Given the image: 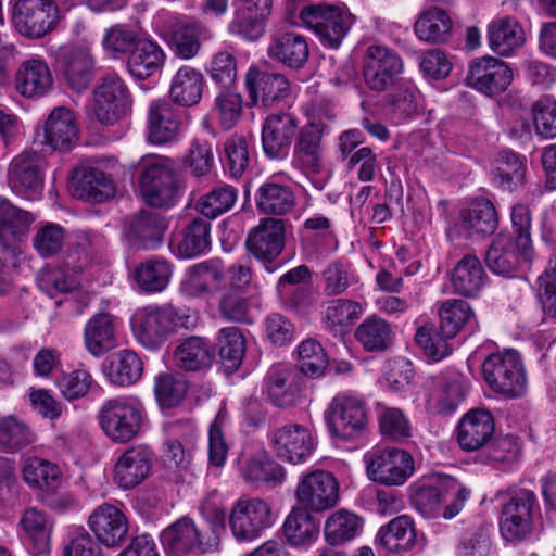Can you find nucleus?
<instances>
[{
	"label": "nucleus",
	"instance_id": "nucleus-36",
	"mask_svg": "<svg viewBox=\"0 0 556 556\" xmlns=\"http://www.w3.org/2000/svg\"><path fill=\"white\" fill-rule=\"evenodd\" d=\"M188 391L189 381L179 372L162 371L153 379V395L163 412L179 407Z\"/></svg>",
	"mask_w": 556,
	"mask_h": 556
},
{
	"label": "nucleus",
	"instance_id": "nucleus-49",
	"mask_svg": "<svg viewBox=\"0 0 556 556\" xmlns=\"http://www.w3.org/2000/svg\"><path fill=\"white\" fill-rule=\"evenodd\" d=\"M362 530V518L352 511L339 509L327 518L324 534L328 544L336 546L352 541Z\"/></svg>",
	"mask_w": 556,
	"mask_h": 556
},
{
	"label": "nucleus",
	"instance_id": "nucleus-37",
	"mask_svg": "<svg viewBox=\"0 0 556 556\" xmlns=\"http://www.w3.org/2000/svg\"><path fill=\"white\" fill-rule=\"evenodd\" d=\"M497 222L494 205L486 199H480L462 212L458 227L460 232L471 238L494 232Z\"/></svg>",
	"mask_w": 556,
	"mask_h": 556
},
{
	"label": "nucleus",
	"instance_id": "nucleus-10",
	"mask_svg": "<svg viewBox=\"0 0 556 556\" xmlns=\"http://www.w3.org/2000/svg\"><path fill=\"white\" fill-rule=\"evenodd\" d=\"M12 20L21 35L41 38L56 27L61 15L53 0H17Z\"/></svg>",
	"mask_w": 556,
	"mask_h": 556
},
{
	"label": "nucleus",
	"instance_id": "nucleus-2",
	"mask_svg": "<svg viewBox=\"0 0 556 556\" xmlns=\"http://www.w3.org/2000/svg\"><path fill=\"white\" fill-rule=\"evenodd\" d=\"M488 387L509 399L520 397L527 390V375L520 354L513 349L490 354L482 363Z\"/></svg>",
	"mask_w": 556,
	"mask_h": 556
},
{
	"label": "nucleus",
	"instance_id": "nucleus-32",
	"mask_svg": "<svg viewBox=\"0 0 556 556\" xmlns=\"http://www.w3.org/2000/svg\"><path fill=\"white\" fill-rule=\"evenodd\" d=\"M116 318L109 313L92 316L84 329V342L93 356H101L117 346Z\"/></svg>",
	"mask_w": 556,
	"mask_h": 556
},
{
	"label": "nucleus",
	"instance_id": "nucleus-27",
	"mask_svg": "<svg viewBox=\"0 0 556 556\" xmlns=\"http://www.w3.org/2000/svg\"><path fill=\"white\" fill-rule=\"evenodd\" d=\"M78 139V123L72 110L65 106L54 108L43 124L42 143L54 150L66 151Z\"/></svg>",
	"mask_w": 556,
	"mask_h": 556
},
{
	"label": "nucleus",
	"instance_id": "nucleus-23",
	"mask_svg": "<svg viewBox=\"0 0 556 556\" xmlns=\"http://www.w3.org/2000/svg\"><path fill=\"white\" fill-rule=\"evenodd\" d=\"M87 525L97 540L106 547L119 545L128 532L126 516L118 507L109 503L96 507L89 515Z\"/></svg>",
	"mask_w": 556,
	"mask_h": 556
},
{
	"label": "nucleus",
	"instance_id": "nucleus-43",
	"mask_svg": "<svg viewBox=\"0 0 556 556\" xmlns=\"http://www.w3.org/2000/svg\"><path fill=\"white\" fill-rule=\"evenodd\" d=\"M94 61L86 48L67 51L62 58V71L68 86L76 90L87 89L92 80Z\"/></svg>",
	"mask_w": 556,
	"mask_h": 556
},
{
	"label": "nucleus",
	"instance_id": "nucleus-25",
	"mask_svg": "<svg viewBox=\"0 0 556 556\" xmlns=\"http://www.w3.org/2000/svg\"><path fill=\"white\" fill-rule=\"evenodd\" d=\"M152 464V452L146 445L128 447L114 466V481L125 490L140 484L149 475Z\"/></svg>",
	"mask_w": 556,
	"mask_h": 556
},
{
	"label": "nucleus",
	"instance_id": "nucleus-48",
	"mask_svg": "<svg viewBox=\"0 0 556 556\" xmlns=\"http://www.w3.org/2000/svg\"><path fill=\"white\" fill-rule=\"evenodd\" d=\"M204 79L200 72L185 66L178 70L172 80V100L182 106H191L202 98Z\"/></svg>",
	"mask_w": 556,
	"mask_h": 556
},
{
	"label": "nucleus",
	"instance_id": "nucleus-17",
	"mask_svg": "<svg viewBox=\"0 0 556 556\" xmlns=\"http://www.w3.org/2000/svg\"><path fill=\"white\" fill-rule=\"evenodd\" d=\"M286 243V225L280 218L264 217L257 226L252 228L248 235L245 247L248 251L268 271H274L268 265L271 264L282 252Z\"/></svg>",
	"mask_w": 556,
	"mask_h": 556
},
{
	"label": "nucleus",
	"instance_id": "nucleus-47",
	"mask_svg": "<svg viewBox=\"0 0 556 556\" xmlns=\"http://www.w3.org/2000/svg\"><path fill=\"white\" fill-rule=\"evenodd\" d=\"M216 349L223 370L229 375L240 367L247 350V340L239 328L225 327L217 333Z\"/></svg>",
	"mask_w": 556,
	"mask_h": 556
},
{
	"label": "nucleus",
	"instance_id": "nucleus-60",
	"mask_svg": "<svg viewBox=\"0 0 556 556\" xmlns=\"http://www.w3.org/2000/svg\"><path fill=\"white\" fill-rule=\"evenodd\" d=\"M362 314L363 308L358 302L346 299L333 300L326 308L325 324L329 330L337 333L342 327L358 319Z\"/></svg>",
	"mask_w": 556,
	"mask_h": 556
},
{
	"label": "nucleus",
	"instance_id": "nucleus-64",
	"mask_svg": "<svg viewBox=\"0 0 556 556\" xmlns=\"http://www.w3.org/2000/svg\"><path fill=\"white\" fill-rule=\"evenodd\" d=\"M535 132L545 139L556 137V101L549 97L536 100L532 105Z\"/></svg>",
	"mask_w": 556,
	"mask_h": 556
},
{
	"label": "nucleus",
	"instance_id": "nucleus-50",
	"mask_svg": "<svg viewBox=\"0 0 556 556\" xmlns=\"http://www.w3.org/2000/svg\"><path fill=\"white\" fill-rule=\"evenodd\" d=\"M173 274L172 265L163 258H150L135 269V281L144 292L155 293L165 290Z\"/></svg>",
	"mask_w": 556,
	"mask_h": 556
},
{
	"label": "nucleus",
	"instance_id": "nucleus-55",
	"mask_svg": "<svg viewBox=\"0 0 556 556\" xmlns=\"http://www.w3.org/2000/svg\"><path fill=\"white\" fill-rule=\"evenodd\" d=\"M451 337H446L433 323L419 326L415 333V343L429 362H440L452 352Z\"/></svg>",
	"mask_w": 556,
	"mask_h": 556
},
{
	"label": "nucleus",
	"instance_id": "nucleus-30",
	"mask_svg": "<svg viewBox=\"0 0 556 556\" xmlns=\"http://www.w3.org/2000/svg\"><path fill=\"white\" fill-rule=\"evenodd\" d=\"M267 55L289 68L299 70L307 62L309 48L304 36L292 31L279 33L270 37Z\"/></svg>",
	"mask_w": 556,
	"mask_h": 556
},
{
	"label": "nucleus",
	"instance_id": "nucleus-42",
	"mask_svg": "<svg viewBox=\"0 0 556 556\" xmlns=\"http://www.w3.org/2000/svg\"><path fill=\"white\" fill-rule=\"evenodd\" d=\"M485 281V270L476 255L466 254L453 269L452 285L455 292L460 295L475 296L484 287Z\"/></svg>",
	"mask_w": 556,
	"mask_h": 556
},
{
	"label": "nucleus",
	"instance_id": "nucleus-53",
	"mask_svg": "<svg viewBox=\"0 0 556 556\" xmlns=\"http://www.w3.org/2000/svg\"><path fill=\"white\" fill-rule=\"evenodd\" d=\"M23 479L33 489L54 490L61 484L60 468L46 459L29 457L23 466Z\"/></svg>",
	"mask_w": 556,
	"mask_h": 556
},
{
	"label": "nucleus",
	"instance_id": "nucleus-63",
	"mask_svg": "<svg viewBox=\"0 0 556 556\" xmlns=\"http://www.w3.org/2000/svg\"><path fill=\"white\" fill-rule=\"evenodd\" d=\"M65 230L55 223H43L37 228L33 239L34 249L42 256L58 254L64 245Z\"/></svg>",
	"mask_w": 556,
	"mask_h": 556
},
{
	"label": "nucleus",
	"instance_id": "nucleus-11",
	"mask_svg": "<svg viewBox=\"0 0 556 556\" xmlns=\"http://www.w3.org/2000/svg\"><path fill=\"white\" fill-rule=\"evenodd\" d=\"M401 56L393 50L379 45L367 48L363 77L365 85L372 91L382 92L396 85L403 73Z\"/></svg>",
	"mask_w": 556,
	"mask_h": 556
},
{
	"label": "nucleus",
	"instance_id": "nucleus-13",
	"mask_svg": "<svg viewBox=\"0 0 556 556\" xmlns=\"http://www.w3.org/2000/svg\"><path fill=\"white\" fill-rule=\"evenodd\" d=\"M300 129L295 115L288 112L269 114L263 122L261 134L266 157L274 161L286 160Z\"/></svg>",
	"mask_w": 556,
	"mask_h": 556
},
{
	"label": "nucleus",
	"instance_id": "nucleus-51",
	"mask_svg": "<svg viewBox=\"0 0 556 556\" xmlns=\"http://www.w3.org/2000/svg\"><path fill=\"white\" fill-rule=\"evenodd\" d=\"M283 532L291 545L305 546L318 538L319 529L308 510L299 507L292 509L286 518Z\"/></svg>",
	"mask_w": 556,
	"mask_h": 556
},
{
	"label": "nucleus",
	"instance_id": "nucleus-57",
	"mask_svg": "<svg viewBox=\"0 0 556 556\" xmlns=\"http://www.w3.org/2000/svg\"><path fill=\"white\" fill-rule=\"evenodd\" d=\"M285 475L283 467L266 453L253 455L247 463L243 471L244 479L254 484L263 482L281 483Z\"/></svg>",
	"mask_w": 556,
	"mask_h": 556
},
{
	"label": "nucleus",
	"instance_id": "nucleus-62",
	"mask_svg": "<svg viewBox=\"0 0 556 556\" xmlns=\"http://www.w3.org/2000/svg\"><path fill=\"white\" fill-rule=\"evenodd\" d=\"M140 38L130 27L122 24L108 28L102 38L103 49L114 58L129 54Z\"/></svg>",
	"mask_w": 556,
	"mask_h": 556
},
{
	"label": "nucleus",
	"instance_id": "nucleus-40",
	"mask_svg": "<svg viewBox=\"0 0 556 556\" xmlns=\"http://www.w3.org/2000/svg\"><path fill=\"white\" fill-rule=\"evenodd\" d=\"M164 60L165 54L157 43L140 39L129 53L127 70L132 77L143 80L160 71Z\"/></svg>",
	"mask_w": 556,
	"mask_h": 556
},
{
	"label": "nucleus",
	"instance_id": "nucleus-5",
	"mask_svg": "<svg viewBox=\"0 0 556 556\" xmlns=\"http://www.w3.org/2000/svg\"><path fill=\"white\" fill-rule=\"evenodd\" d=\"M364 462L368 478L387 486L404 484L415 471L412 454L397 447H374Z\"/></svg>",
	"mask_w": 556,
	"mask_h": 556
},
{
	"label": "nucleus",
	"instance_id": "nucleus-12",
	"mask_svg": "<svg viewBox=\"0 0 556 556\" xmlns=\"http://www.w3.org/2000/svg\"><path fill=\"white\" fill-rule=\"evenodd\" d=\"M303 386L304 378L296 367L277 363L265 375L263 392L274 406L289 408L300 401Z\"/></svg>",
	"mask_w": 556,
	"mask_h": 556
},
{
	"label": "nucleus",
	"instance_id": "nucleus-44",
	"mask_svg": "<svg viewBox=\"0 0 556 556\" xmlns=\"http://www.w3.org/2000/svg\"><path fill=\"white\" fill-rule=\"evenodd\" d=\"M379 545L391 553H403L410 549L416 542L413 519L401 515L382 526L377 534Z\"/></svg>",
	"mask_w": 556,
	"mask_h": 556
},
{
	"label": "nucleus",
	"instance_id": "nucleus-56",
	"mask_svg": "<svg viewBox=\"0 0 556 556\" xmlns=\"http://www.w3.org/2000/svg\"><path fill=\"white\" fill-rule=\"evenodd\" d=\"M20 523L37 553H46L49 549L52 520L43 511L31 507L23 513Z\"/></svg>",
	"mask_w": 556,
	"mask_h": 556
},
{
	"label": "nucleus",
	"instance_id": "nucleus-58",
	"mask_svg": "<svg viewBox=\"0 0 556 556\" xmlns=\"http://www.w3.org/2000/svg\"><path fill=\"white\" fill-rule=\"evenodd\" d=\"M298 363L302 376L319 378L328 366V357L318 341L306 339L298 345Z\"/></svg>",
	"mask_w": 556,
	"mask_h": 556
},
{
	"label": "nucleus",
	"instance_id": "nucleus-15",
	"mask_svg": "<svg viewBox=\"0 0 556 556\" xmlns=\"http://www.w3.org/2000/svg\"><path fill=\"white\" fill-rule=\"evenodd\" d=\"M533 256L531 240L515 239L514 235L500 233L492 241L485 262L494 274L508 276L522 263H530Z\"/></svg>",
	"mask_w": 556,
	"mask_h": 556
},
{
	"label": "nucleus",
	"instance_id": "nucleus-54",
	"mask_svg": "<svg viewBox=\"0 0 556 556\" xmlns=\"http://www.w3.org/2000/svg\"><path fill=\"white\" fill-rule=\"evenodd\" d=\"M218 154L224 170L235 178L242 176L249 166V143L243 135L233 134L226 138Z\"/></svg>",
	"mask_w": 556,
	"mask_h": 556
},
{
	"label": "nucleus",
	"instance_id": "nucleus-24",
	"mask_svg": "<svg viewBox=\"0 0 556 556\" xmlns=\"http://www.w3.org/2000/svg\"><path fill=\"white\" fill-rule=\"evenodd\" d=\"M290 177L285 172L273 174L263 182L255 194L257 210L267 215H283L295 204L294 193L285 181Z\"/></svg>",
	"mask_w": 556,
	"mask_h": 556
},
{
	"label": "nucleus",
	"instance_id": "nucleus-6",
	"mask_svg": "<svg viewBox=\"0 0 556 556\" xmlns=\"http://www.w3.org/2000/svg\"><path fill=\"white\" fill-rule=\"evenodd\" d=\"M300 18L323 46L334 49L341 45L352 25L351 15L343 9L324 2L304 7Z\"/></svg>",
	"mask_w": 556,
	"mask_h": 556
},
{
	"label": "nucleus",
	"instance_id": "nucleus-28",
	"mask_svg": "<svg viewBox=\"0 0 556 556\" xmlns=\"http://www.w3.org/2000/svg\"><path fill=\"white\" fill-rule=\"evenodd\" d=\"M492 414L484 408L470 409L458 422L457 441L467 452L483 447L494 433Z\"/></svg>",
	"mask_w": 556,
	"mask_h": 556
},
{
	"label": "nucleus",
	"instance_id": "nucleus-35",
	"mask_svg": "<svg viewBox=\"0 0 556 556\" xmlns=\"http://www.w3.org/2000/svg\"><path fill=\"white\" fill-rule=\"evenodd\" d=\"M166 224L160 214L141 211L129 224L126 236L134 244L142 249H154L162 241Z\"/></svg>",
	"mask_w": 556,
	"mask_h": 556
},
{
	"label": "nucleus",
	"instance_id": "nucleus-8",
	"mask_svg": "<svg viewBox=\"0 0 556 556\" xmlns=\"http://www.w3.org/2000/svg\"><path fill=\"white\" fill-rule=\"evenodd\" d=\"M330 433L345 441L359 437L367 426V413L362 399L340 393L325 413Z\"/></svg>",
	"mask_w": 556,
	"mask_h": 556
},
{
	"label": "nucleus",
	"instance_id": "nucleus-22",
	"mask_svg": "<svg viewBox=\"0 0 556 556\" xmlns=\"http://www.w3.org/2000/svg\"><path fill=\"white\" fill-rule=\"evenodd\" d=\"M467 79L477 90L493 96L508 88L513 72L505 62L494 56H483L470 63Z\"/></svg>",
	"mask_w": 556,
	"mask_h": 556
},
{
	"label": "nucleus",
	"instance_id": "nucleus-14",
	"mask_svg": "<svg viewBox=\"0 0 556 556\" xmlns=\"http://www.w3.org/2000/svg\"><path fill=\"white\" fill-rule=\"evenodd\" d=\"M270 446L281 460L305 463L317 447V438L308 428L290 424L277 428L269 438Z\"/></svg>",
	"mask_w": 556,
	"mask_h": 556
},
{
	"label": "nucleus",
	"instance_id": "nucleus-34",
	"mask_svg": "<svg viewBox=\"0 0 556 556\" xmlns=\"http://www.w3.org/2000/svg\"><path fill=\"white\" fill-rule=\"evenodd\" d=\"M34 215L0 197V243L9 248L14 241L22 240L29 232Z\"/></svg>",
	"mask_w": 556,
	"mask_h": 556
},
{
	"label": "nucleus",
	"instance_id": "nucleus-20",
	"mask_svg": "<svg viewBox=\"0 0 556 556\" xmlns=\"http://www.w3.org/2000/svg\"><path fill=\"white\" fill-rule=\"evenodd\" d=\"M94 117L103 125H113L127 111L129 94L121 77L110 74L94 90Z\"/></svg>",
	"mask_w": 556,
	"mask_h": 556
},
{
	"label": "nucleus",
	"instance_id": "nucleus-19",
	"mask_svg": "<svg viewBox=\"0 0 556 556\" xmlns=\"http://www.w3.org/2000/svg\"><path fill=\"white\" fill-rule=\"evenodd\" d=\"M295 496L302 508L323 511L332 508L339 500V484L332 473L314 470L300 479Z\"/></svg>",
	"mask_w": 556,
	"mask_h": 556
},
{
	"label": "nucleus",
	"instance_id": "nucleus-39",
	"mask_svg": "<svg viewBox=\"0 0 556 556\" xmlns=\"http://www.w3.org/2000/svg\"><path fill=\"white\" fill-rule=\"evenodd\" d=\"M103 372L111 383L127 387L141 378L143 363L134 351L122 350L103 364Z\"/></svg>",
	"mask_w": 556,
	"mask_h": 556
},
{
	"label": "nucleus",
	"instance_id": "nucleus-61",
	"mask_svg": "<svg viewBox=\"0 0 556 556\" xmlns=\"http://www.w3.org/2000/svg\"><path fill=\"white\" fill-rule=\"evenodd\" d=\"M207 247L208 225L201 219H194L177 243L176 254L181 258H192L202 254Z\"/></svg>",
	"mask_w": 556,
	"mask_h": 556
},
{
	"label": "nucleus",
	"instance_id": "nucleus-33",
	"mask_svg": "<svg viewBox=\"0 0 556 556\" xmlns=\"http://www.w3.org/2000/svg\"><path fill=\"white\" fill-rule=\"evenodd\" d=\"M180 119L168 102L155 100L150 104L148 130L153 144H164L175 140L180 131Z\"/></svg>",
	"mask_w": 556,
	"mask_h": 556
},
{
	"label": "nucleus",
	"instance_id": "nucleus-38",
	"mask_svg": "<svg viewBox=\"0 0 556 556\" xmlns=\"http://www.w3.org/2000/svg\"><path fill=\"white\" fill-rule=\"evenodd\" d=\"M528 172L527 157L511 150H503L496 157L493 182L501 189L515 191L522 187Z\"/></svg>",
	"mask_w": 556,
	"mask_h": 556
},
{
	"label": "nucleus",
	"instance_id": "nucleus-59",
	"mask_svg": "<svg viewBox=\"0 0 556 556\" xmlns=\"http://www.w3.org/2000/svg\"><path fill=\"white\" fill-rule=\"evenodd\" d=\"M35 433L14 416L0 419V446L9 452L22 450L35 442Z\"/></svg>",
	"mask_w": 556,
	"mask_h": 556
},
{
	"label": "nucleus",
	"instance_id": "nucleus-9",
	"mask_svg": "<svg viewBox=\"0 0 556 556\" xmlns=\"http://www.w3.org/2000/svg\"><path fill=\"white\" fill-rule=\"evenodd\" d=\"M229 526L238 542H252L273 526L269 504L258 497H240L230 514Z\"/></svg>",
	"mask_w": 556,
	"mask_h": 556
},
{
	"label": "nucleus",
	"instance_id": "nucleus-7",
	"mask_svg": "<svg viewBox=\"0 0 556 556\" xmlns=\"http://www.w3.org/2000/svg\"><path fill=\"white\" fill-rule=\"evenodd\" d=\"M540 515V505L533 491L521 488L510 492L502 507L500 530L507 541L526 539L533 530L534 518Z\"/></svg>",
	"mask_w": 556,
	"mask_h": 556
},
{
	"label": "nucleus",
	"instance_id": "nucleus-16",
	"mask_svg": "<svg viewBox=\"0 0 556 556\" xmlns=\"http://www.w3.org/2000/svg\"><path fill=\"white\" fill-rule=\"evenodd\" d=\"M8 185L13 193L25 200H39L43 190V170L39 155L33 152L17 154L8 167Z\"/></svg>",
	"mask_w": 556,
	"mask_h": 556
},
{
	"label": "nucleus",
	"instance_id": "nucleus-4",
	"mask_svg": "<svg viewBox=\"0 0 556 556\" xmlns=\"http://www.w3.org/2000/svg\"><path fill=\"white\" fill-rule=\"evenodd\" d=\"M144 409L136 397L118 396L103 403L99 422L104 434L115 443H126L138 435Z\"/></svg>",
	"mask_w": 556,
	"mask_h": 556
},
{
	"label": "nucleus",
	"instance_id": "nucleus-45",
	"mask_svg": "<svg viewBox=\"0 0 556 556\" xmlns=\"http://www.w3.org/2000/svg\"><path fill=\"white\" fill-rule=\"evenodd\" d=\"M173 364L182 371H201L208 366V340L189 336L180 340L173 351Z\"/></svg>",
	"mask_w": 556,
	"mask_h": 556
},
{
	"label": "nucleus",
	"instance_id": "nucleus-52",
	"mask_svg": "<svg viewBox=\"0 0 556 556\" xmlns=\"http://www.w3.org/2000/svg\"><path fill=\"white\" fill-rule=\"evenodd\" d=\"M414 28L420 40L443 42L452 30V20L444 10L433 7L420 15Z\"/></svg>",
	"mask_w": 556,
	"mask_h": 556
},
{
	"label": "nucleus",
	"instance_id": "nucleus-31",
	"mask_svg": "<svg viewBox=\"0 0 556 556\" xmlns=\"http://www.w3.org/2000/svg\"><path fill=\"white\" fill-rule=\"evenodd\" d=\"M525 41L523 28L514 17H497L488 25L489 47L501 56L511 55Z\"/></svg>",
	"mask_w": 556,
	"mask_h": 556
},
{
	"label": "nucleus",
	"instance_id": "nucleus-3",
	"mask_svg": "<svg viewBox=\"0 0 556 556\" xmlns=\"http://www.w3.org/2000/svg\"><path fill=\"white\" fill-rule=\"evenodd\" d=\"M139 184L143 199L151 206L168 207L178 199L179 182L175 162L168 157L143 159Z\"/></svg>",
	"mask_w": 556,
	"mask_h": 556
},
{
	"label": "nucleus",
	"instance_id": "nucleus-29",
	"mask_svg": "<svg viewBox=\"0 0 556 556\" xmlns=\"http://www.w3.org/2000/svg\"><path fill=\"white\" fill-rule=\"evenodd\" d=\"M321 131L314 124L305 125L295 138L292 166L304 174H318L321 169Z\"/></svg>",
	"mask_w": 556,
	"mask_h": 556
},
{
	"label": "nucleus",
	"instance_id": "nucleus-1",
	"mask_svg": "<svg viewBox=\"0 0 556 556\" xmlns=\"http://www.w3.org/2000/svg\"><path fill=\"white\" fill-rule=\"evenodd\" d=\"M197 320L198 317L187 308H178L170 304L147 305L134 312L130 327L142 346L154 350L178 329L194 327Z\"/></svg>",
	"mask_w": 556,
	"mask_h": 556
},
{
	"label": "nucleus",
	"instance_id": "nucleus-26",
	"mask_svg": "<svg viewBox=\"0 0 556 556\" xmlns=\"http://www.w3.org/2000/svg\"><path fill=\"white\" fill-rule=\"evenodd\" d=\"M15 90L24 98L46 96L53 87L52 73L40 58H30L21 63L15 73Z\"/></svg>",
	"mask_w": 556,
	"mask_h": 556
},
{
	"label": "nucleus",
	"instance_id": "nucleus-41",
	"mask_svg": "<svg viewBox=\"0 0 556 556\" xmlns=\"http://www.w3.org/2000/svg\"><path fill=\"white\" fill-rule=\"evenodd\" d=\"M355 339L366 352H384L393 344L394 332L386 319L371 315L355 329Z\"/></svg>",
	"mask_w": 556,
	"mask_h": 556
},
{
	"label": "nucleus",
	"instance_id": "nucleus-21",
	"mask_svg": "<svg viewBox=\"0 0 556 556\" xmlns=\"http://www.w3.org/2000/svg\"><path fill=\"white\" fill-rule=\"evenodd\" d=\"M167 556H199L205 553L204 535L189 517H181L161 533Z\"/></svg>",
	"mask_w": 556,
	"mask_h": 556
},
{
	"label": "nucleus",
	"instance_id": "nucleus-18",
	"mask_svg": "<svg viewBox=\"0 0 556 556\" xmlns=\"http://www.w3.org/2000/svg\"><path fill=\"white\" fill-rule=\"evenodd\" d=\"M249 99L255 106L271 108L292 94V84L281 73L252 66L245 74Z\"/></svg>",
	"mask_w": 556,
	"mask_h": 556
},
{
	"label": "nucleus",
	"instance_id": "nucleus-46",
	"mask_svg": "<svg viewBox=\"0 0 556 556\" xmlns=\"http://www.w3.org/2000/svg\"><path fill=\"white\" fill-rule=\"evenodd\" d=\"M440 329L446 337L454 338L465 329L473 330L477 320L470 304L464 300L448 299L439 308Z\"/></svg>",
	"mask_w": 556,
	"mask_h": 556
}]
</instances>
